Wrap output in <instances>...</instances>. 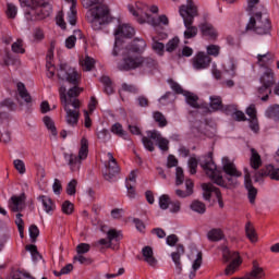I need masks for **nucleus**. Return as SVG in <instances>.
<instances>
[{"label": "nucleus", "instance_id": "4c0bfd02", "mask_svg": "<svg viewBox=\"0 0 279 279\" xmlns=\"http://www.w3.org/2000/svg\"><path fill=\"white\" fill-rule=\"evenodd\" d=\"M191 210L198 213V215H204L206 213V205L199 201H194L191 204Z\"/></svg>", "mask_w": 279, "mask_h": 279}, {"label": "nucleus", "instance_id": "e433bc0d", "mask_svg": "<svg viewBox=\"0 0 279 279\" xmlns=\"http://www.w3.org/2000/svg\"><path fill=\"white\" fill-rule=\"evenodd\" d=\"M210 108L213 110H223V102L220 96L210 97Z\"/></svg>", "mask_w": 279, "mask_h": 279}, {"label": "nucleus", "instance_id": "9d476101", "mask_svg": "<svg viewBox=\"0 0 279 279\" xmlns=\"http://www.w3.org/2000/svg\"><path fill=\"white\" fill-rule=\"evenodd\" d=\"M201 167L215 184H218V186H226V181H223L221 171L217 170V165L213 161V153H208L204 160L201 161Z\"/></svg>", "mask_w": 279, "mask_h": 279}, {"label": "nucleus", "instance_id": "20e7f679", "mask_svg": "<svg viewBox=\"0 0 279 279\" xmlns=\"http://www.w3.org/2000/svg\"><path fill=\"white\" fill-rule=\"evenodd\" d=\"M179 14L183 19V25L185 27L183 36L185 40L195 38L199 32L197 26L193 25V23H195V16H198L199 14L195 2L193 0H186V4L180 7Z\"/></svg>", "mask_w": 279, "mask_h": 279}, {"label": "nucleus", "instance_id": "6ab92c4d", "mask_svg": "<svg viewBox=\"0 0 279 279\" xmlns=\"http://www.w3.org/2000/svg\"><path fill=\"white\" fill-rule=\"evenodd\" d=\"M259 84L274 88L276 86V74L271 68H266L259 76Z\"/></svg>", "mask_w": 279, "mask_h": 279}, {"label": "nucleus", "instance_id": "9b49d317", "mask_svg": "<svg viewBox=\"0 0 279 279\" xmlns=\"http://www.w3.org/2000/svg\"><path fill=\"white\" fill-rule=\"evenodd\" d=\"M222 258L225 263H230L231 260V263L225 269L226 276H232V274H234L239 267H241V263H243L239 252L230 251L228 247L222 250Z\"/></svg>", "mask_w": 279, "mask_h": 279}, {"label": "nucleus", "instance_id": "aec40b11", "mask_svg": "<svg viewBox=\"0 0 279 279\" xmlns=\"http://www.w3.org/2000/svg\"><path fill=\"white\" fill-rule=\"evenodd\" d=\"M147 48V43L144 39L135 38L131 45H128L125 48L122 46V51H129V53H143Z\"/></svg>", "mask_w": 279, "mask_h": 279}, {"label": "nucleus", "instance_id": "c756f323", "mask_svg": "<svg viewBox=\"0 0 279 279\" xmlns=\"http://www.w3.org/2000/svg\"><path fill=\"white\" fill-rule=\"evenodd\" d=\"M185 186H186V191H183V190H175V195L178 197H191V195H193V181L191 179H187L185 181Z\"/></svg>", "mask_w": 279, "mask_h": 279}, {"label": "nucleus", "instance_id": "393cba45", "mask_svg": "<svg viewBox=\"0 0 279 279\" xmlns=\"http://www.w3.org/2000/svg\"><path fill=\"white\" fill-rule=\"evenodd\" d=\"M142 254L147 265H149L150 267H156V265H158V260L156 259V257H154V250L151 248V246L143 247Z\"/></svg>", "mask_w": 279, "mask_h": 279}, {"label": "nucleus", "instance_id": "8fccbe9b", "mask_svg": "<svg viewBox=\"0 0 279 279\" xmlns=\"http://www.w3.org/2000/svg\"><path fill=\"white\" fill-rule=\"evenodd\" d=\"M178 45H180V39L178 37L171 39L166 45V50L171 53L172 51H175L178 49Z\"/></svg>", "mask_w": 279, "mask_h": 279}, {"label": "nucleus", "instance_id": "5fc2aeb1", "mask_svg": "<svg viewBox=\"0 0 279 279\" xmlns=\"http://www.w3.org/2000/svg\"><path fill=\"white\" fill-rule=\"evenodd\" d=\"M77 255L88 254L90 252V244L88 243H81L76 246Z\"/></svg>", "mask_w": 279, "mask_h": 279}, {"label": "nucleus", "instance_id": "7ed1b4c3", "mask_svg": "<svg viewBox=\"0 0 279 279\" xmlns=\"http://www.w3.org/2000/svg\"><path fill=\"white\" fill-rule=\"evenodd\" d=\"M57 75L59 80H65V82H69V84H72L73 86L65 94L66 101H80L77 97H80V94L83 93L84 88L80 87L82 75L78 74L77 70L66 63H61L57 71Z\"/></svg>", "mask_w": 279, "mask_h": 279}, {"label": "nucleus", "instance_id": "473e14b6", "mask_svg": "<svg viewBox=\"0 0 279 279\" xmlns=\"http://www.w3.org/2000/svg\"><path fill=\"white\" fill-rule=\"evenodd\" d=\"M265 117L267 119H272V121L279 120V105H271L265 111Z\"/></svg>", "mask_w": 279, "mask_h": 279}, {"label": "nucleus", "instance_id": "0e129e2a", "mask_svg": "<svg viewBox=\"0 0 279 279\" xmlns=\"http://www.w3.org/2000/svg\"><path fill=\"white\" fill-rule=\"evenodd\" d=\"M14 168L16 169V171H19V173H21V175H23V173H25V162H23V160L21 159H15L13 161Z\"/></svg>", "mask_w": 279, "mask_h": 279}, {"label": "nucleus", "instance_id": "412c9836", "mask_svg": "<svg viewBox=\"0 0 279 279\" xmlns=\"http://www.w3.org/2000/svg\"><path fill=\"white\" fill-rule=\"evenodd\" d=\"M9 208L12 210V213H21V210L25 208V194L20 196L13 195L9 199Z\"/></svg>", "mask_w": 279, "mask_h": 279}, {"label": "nucleus", "instance_id": "4d7b16f0", "mask_svg": "<svg viewBox=\"0 0 279 279\" xmlns=\"http://www.w3.org/2000/svg\"><path fill=\"white\" fill-rule=\"evenodd\" d=\"M269 173L267 172V166L265 169H262L259 171H255L254 173V181L255 182H260L264 178H267Z\"/></svg>", "mask_w": 279, "mask_h": 279}, {"label": "nucleus", "instance_id": "864d4df0", "mask_svg": "<svg viewBox=\"0 0 279 279\" xmlns=\"http://www.w3.org/2000/svg\"><path fill=\"white\" fill-rule=\"evenodd\" d=\"M77 189V180L72 179L66 186L68 195H75Z\"/></svg>", "mask_w": 279, "mask_h": 279}, {"label": "nucleus", "instance_id": "f704fd0d", "mask_svg": "<svg viewBox=\"0 0 279 279\" xmlns=\"http://www.w3.org/2000/svg\"><path fill=\"white\" fill-rule=\"evenodd\" d=\"M207 239L209 241H221L223 239V232L220 229H211L207 233Z\"/></svg>", "mask_w": 279, "mask_h": 279}, {"label": "nucleus", "instance_id": "72a5a7b5", "mask_svg": "<svg viewBox=\"0 0 279 279\" xmlns=\"http://www.w3.org/2000/svg\"><path fill=\"white\" fill-rule=\"evenodd\" d=\"M40 202L43 203L44 209L46 213H53L56 210V205L53 204V201L49 196H39Z\"/></svg>", "mask_w": 279, "mask_h": 279}, {"label": "nucleus", "instance_id": "6e6552de", "mask_svg": "<svg viewBox=\"0 0 279 279\" xmlns=\"http://www.w3.org/2000/svg\"><path fill=\"white\" fill-rule=\"evenodd\" d=\"M63 158L71 173H80V169H82V161L88 158V140L86 137H82L78 155L64 153Z\"/></svg>", "mask_w": 279, "mask_h": 279}, {"label": "nucleus", "instance_id": "ddd939ff", "mask_svg": "<svg viewBox=\"0 0 279 279\" xmlns=\"http://www.w3.org/2000/svg\"><path fill=\"white\" fill-rule=\"evenodd\" d=\"M123 61L119 64L120 71H136L141 69V54H132L130 51L122 50Z\"/></svg>", "mask_w": 279, "mask_h": 279}, {"label": "nucleus", "instance_id": "f03ea898", "mask_svg": "<svg viewBox=\"0 0 279 279\" xmlns=\"http://www.w3.org/2000/svg\"><path fill=\"white\" fill-rule=\"evenodd\" d=\"M259 0H248L247 12L253 14L246 25L245 31L252 32L257 36H267L271 34V20L263 11L255 12L256 7L258 5Z\"/></svg>", "mask_w": 279, "mask_h": 279}, {"label": "nucleus", "instance_id": "49530a36", "mask_svg": "<svg viewBox=\"0 0 279 279\" xmlns=\"http://www.w3.org/2000/svg\"><path fill=\"white\" fill-rule=\"evenodd\" d=\"M83 71H93V66H95V59L90 57H86L82 62Z\"/></svg>", "mask_w": 279, "mask_h": 279}, {"label": "nucleus", "instance_id": "37998d69", "mask_svg": "<svg viewBox=\"0 0 279 279\" xmlns=\"http://www.w3.org/2000/svg\"><path fill=\"white\" fill-rule=\"evenodd\" d=\"M170 205H171V197H169V195L167 194H162L159 197V207L161 208V210H167Z\"/></svg>", "mask_w": 279, "mask_h": 279}, {"label": "nucleus", "instance_id": "69168bd1", "mask_svg": "<svg viewBox=\"0 0 279 279\" xmlns=\"http://www.w3.org/2000/svg\"><path fill=\"white\" fill-rule=\"evenodd\" d=\"M236 110H238V107H236V105H227V106H223L222 107V112H226L227 114H229V116H231V117H233L234 116V113L236 112Z\"/></svg>", "mask_w": 279, "mask_h": 279}, {"label": "nucleus", "instance_id": "2eb2a0df", "mask_svg": "<svg viewBox=\"0 0 279 279\" xmlns=\"http://www.w3.org/2000/svg\"><path fill=\"white\" fill-rule=\"evenodd\" d=\"M203 189V197L207 202H210V197L215 195V197L218 199V204L220 208H223V198L221 197V191H219L218 187L213 185V183H203L202 184Z\"/></svg>", "mask_w": 279, "mask_h": 279}, {"label": "nucleus", "instance_id": "603ef678", "mask_svg": "<svg viewBox=\"0 0 279 279\" xmlns=\"http://www.w3.org/2000/svg\"><path fill=\"white\" fill-rule=\"evenodd\" d=\"M19 10L16 9V5L13 3H8L7 4V15L9 19H16Z\"/></svg>", "mask_w": 279, "mask_h": 279}, {"label": "nucleus", "instance_id": "4468645a", "mask_svg": "<svg viewBox=\"0 0 279 279\" xmlns=\"http://www.w3.org/2000/svg\"><path fill=\"white\" fill-rule=\"evenodd\" d=\"M222 162H223L222 169L225 173L229 175L227 177L228 183L231 186H236V184H239V181L236 180V178H241L243 173H241V171L236 169V166L233 162H231L230 159L225 157L222 159Z\"/></svg>", "mask_w": 279, "mask_h": 279}, {"label": "nucleus", "instance_id": "2f4dec72", "mask_svg": "<svg viewBox=\"0 0 279 279\" xmlns=\"http://www.w3.org/2000/svg\"><path fill=\"white\" fill-rule=\"evenodd\" d=\"M183 95L187 106H191V108H199V97H197V95L191 92H184Z\"/></svg>", "mask_w": 279, "mask_h": 279}, {"label": "nucleus", "instance_id": "c03bdc74", "mask_svg": "<svg viewBox=\"0 0 279 279\" xmlns=\"http://www.w3.org/2000/svg\"><path fill=\"white\" fill-rule=\"evenodd\" d=\"M267 173H268V178H270V180H276L277 182H279V168L268 165Z\"/></svg>", "mask_w": 279, "mask_h": 279}, {"label": "nucleus", "instance_id": "3c124183", "mask_svg": "<svg viewBox=\"0 0 279 279\" xmlns=\"http://www.w3.org/2000/svg\"><path fill=\"white\" fill-rule=\"evenodd\" d=\"M19 58L14 57L12 53L7 52L4 57L5 66H10V64H20Z\"/></svg>", "mask_w": 279, "mask_h": 279}, {"label": "nucleus", "instance_id": "c85d7f7f", "mask_svg": "<svg viewBox=\"0 0 279 279\" xmlns=\"http://www.w3.org/2000/svg\"><path fill=\"white\" fill-rule=\"evenodd\" d=\"M17 93H19L21 99H23L24 104H26L27 106H29V104H32V96L29 95V92H27L25 84H23L21 82L17 83Z\"/></svg>", "mask_w": 279, "mask_h": 279}, {"label": "nucleus", "instance_id": "f3484780", "mask_svg": "<svg viewBox=\"0 0 279 279\" xmlns=\"http://www.w3.org/2000/svg\"><path fill=\"white\" fill-rule=\"evenodd\" d=\"M210 62H213V58L206 52H198L192 58V66L195 71H204V69H208Z\"/></svg>", "mask_w": 279, "mask_h": 279}, {"label": "nucleus", "instance_id": "0eeeda50", "mask_svg": "<svg viewBox=\"0 0 279 279\" xmlns=\"http://www.w3.org/2000/svg\"><path fill=\"white\" fill-rule=\"evenodd\" d=\"M59 95L64 107L66 125L77 128V123H80V100H66V87L64 86L59 88Z\"/></svg>", "mask_w": 279, "mask_h": 279}, {"label": "nucleus", "instance_id": "58836bf2", "mask_svg": "<svg viewBox=\"0 0 279 279\" xmlns=\"http://www.w3.org/2000/svg\"><path fill=\"white\" fill-rule=\"evenodd\" d=\"M101 84L105 86V93L107 95H112L114 93V88L112 87V81L108 76H102L100 78Z\"/></svg>", "mask_w": 279, "mask_h": 279}, {"label": "nucleus", "instance_id": "39448f33", "mask_svg": "<svg viewBox=\"0 0 279 279\" xmlns=\"http://www.w3.org/2000/svg\"><path fill=\"white\" fill-rule=\"evenodd\" d=\"M129 12L135 16L137 23H148L153 27H158L159 25H169V17L167 15H160L157 19L149 15V5L143 2H136L135 7L129 5Z\"/></svg>", "mask_w": 279, "mask_h": 279}, {"label": "nucleus", "instance_id": "13d9d810", "mask_svg": "<svg viewBox=\"0 0 279 279\" xmlns=\"http://www.w3.org/2000/svg\"><path fill=\"white\" fill-rule=\"evenodd\" d=\"M10 239V232L5 230H0V252L3 250V246L5 243H8V240Z\"/></svg>", "mask_w": 279, "mask_h": 279}, {"label": "nucleus", "instance_id": "79ce46f5", "mask_svg": "<svg viewBox=\"0 0 279 279\" xmlns=\"http://www.w3.org/2000/svg\"><path fill=\"white\" fill-rule=\"evenodd\" d=\"M153 117L160 128H167V118L165 117V114H162V112L156 111L154 112Z\"/></svg>", "mask_w": 279, "mask_h": 279}, {"label": "nucleus", "instance_id": "f8f14e48", "mask_svg": "<svg viewBox=\"0 0 279 279\" xmlns=\"http://www.w3.org/2000/svg\"><path fill=\"white\" fill-rule=\"evenodd\" d=\"M114 35L116 41L111 53L112 56L117 57L119 56L121 48H123V39L121 38H132V36H134V27L128 24H122L117 28Z\"/></svg>", "mask_w": 279, "mask_h": 279}, {"label": "nucleus", "instance_id": "423d86ee", "mask_svg": "<svg viewBox=\"0 0 279 279\" xmlns=\"http://www.w3.org/2000/svg\"><path fill=\"white\" fill-rule=\"evenodd\" d=\"M22 8H29L26 16L29 21H43L51 14L49 0H20Z\"/></svg>", "mask_w": 279, "mask_h": 279}, {"label": "nucleus", "instance_id": "bb28decb", "mask_svg": "<svg viewBox=\"0 0 279 279\" xmlns=\"http://www.w3.org/2000/svg\"><path fill=\"white\" fill-rule=\"evenodd\" d=\"M199 29L203 36H208V38H211V40H215L218 36L217 29H215V27L210 23L205 22L201 24Z\"/></svg>", "mask_w": 279, "mask_h": 279}, {"label": "nucleus", "instance_id": "7c9ffc66", "mask_svg": "<svg viewBox=\"0 0 279 279\" xmlns=\"http://www.w3.org/2000/svg\"><path fill=\"white\" fill-rule=\"evenodd\" d=\"M256 95L262 101H269V95H271V87L267 85H260L259 87H257Z\"/></svg>", "mask_w": 279, "mask_h": 279}, {"label": "nucleus", "instance_id": "1a4fd4ad", "mask_svg": "<svg viewBox=\"0 0 279 279\" xmlns=\"http://www.w3.org/2000/svg\"><path fill=\"white\" fill-rule=\"evenodd\" d=\"M146 134L147 136L142 137V143L147 151H155L154 141L161 151H169V140L162 137L158 130L147 131Z\"/></svg>", "mask_w": 279, "mask_h": 279}, {"label": "nucleus", "instance_id": "5701e85b", "mask_svg": "<svg viewBox=\"0 0 279 279\" xmlns=\"http://www.w3.org/2000/svg\"><path fill=\"white\" fill-rule=\"evenodd\" d=\"M140 69L143 71H154L155 69H158V60H156L154 57L142 56Z\"/></svg>", "mask_w": 279, "mask_h": 279}, {"label": "nucleus", "instance_id": "a19ab883", "mask_svg": "<svg viewBox=\"0 0 279 279\" xmlns=\"http://www.w3.org/2000/svg\"><path fill=\"white\" fill-rule=\"evenodd\" d=\"M245 232H246V236L247 239H250V241L252 243H256L257 238H256V230H254V227H252L251 222H247L245 226Z\"/></svg>", "mask_w": 279, "mask_h": 279}, {"label": "nucleus", "instance_id": "338daca9", "mask_svg": "<svg viewBox=\"0 0 279 279\" xmlns=\"http://www.w3.org/2000/svg\"><path fill=\"white\" fill-rule=\"evenodd\" d=\"M153 49L154 51H156V53H158L159 56H162V53H165V44L160 41H154Z\"/></svg>", "mask_w": 279, "mask_h": 279}, {"label": "nucleus", "instance_id": "680f3d73", "mask_svg": "<svg viewBox=\"0 0 279 279\" xmlns=\"http://www.w3.org/2000/svg\"><path fill=\"white\" fill-rule=\"evenodd\" d=\"M15 223L17 226V230H19L21 236H23V230H24V226H25V222L23 221V214H16Z\"/></svg>", "mask_w": 279, "mask_h": 279}, {"label": "nucleus", "instance_id": "f257e3e1", "mask_svg": "<svg viewBox=\"0 0 279 279\" xmlns=\"http://www.w3.org/2000/svg\"><path fill=\"white\" fill-rule=\"evenodd\" d=\"M82 3L83 8H89L86 13V21L96 32L112 22L110 9L104 4V0H82Z\"/></svg>", "mask_w": 279, "mask_h": 279}, {"label": "nucleus", "instance_id": "a878e982", "mask_svg": "<svg viewBox=\"0 0 279 279\" xmlns=\"http://www.w3.org/2000/svg\"><path fill=\"white\" fill-rule=\"evenodd\" d=\"M184 255V246L178 245L177 252L171 253V258L175 265L178 274L182 272V262H180L181 256Z\"/></svg>", "mask_w": 279, "mask_h": 279}, {"label": "nucleus", "instance_id": "ea45409f", "mask_svg": "<svg viewBox=\"0 0 279 279\" xmlns=\"http://www.w3.org/2000/svg\"><path fill=\"white\" fill-rule=\"evenodd\" d=\"M44 123L46 128L51 132L52 136H58V130L56 129V123L49 117H44Z\"/></svg>", "mask_w": 279, "mask_h": 279}, {"label": "nucleus", "instance_id": "bf43d9fd", "mask_svg": "<svg viewBox=\"0 0 279 279\" xmlns=\"http://www.w3.org/2000/svg\"><path fill=\"white\" fill-rule=\"evenodd\" d=\"M168 84L170 85L171 89L174 90V93H177V95H182V93H184L182 86H180V84H178L172 78L168 80Z\"/></svg>", "mask_w": 279, "mask_h": 279}, {"label": "nucleus", "instance_id": "cd10ccee", "mask_svg": "<svg viewBox=\"0 0 279 279\" xmlns=\"http://www.w3.org/2000/svg\"><path fill=\"white\" fill-rule=\"evenodd\" d=\"M250 166L254 169V171H258V169L263 167V159L255 148L251 149Z\"/></svg>", "mask_w": 279, "mask_h": 279}, {"label": "nucleus", "instance_id": "de8ad7c7", "mask_svg": "<svg viewBox=\"0 0 279 279\" xmlns=\"http://www.w3.org/2000/svg\"><path fill=\"white\" fill-rule=\"evenodd\" d=\"M11 49L13 53H25V48H23V39H17L12 44Z\"/></svg>", "mask_w": 279, "mask_h": 279}, {"label": "nucleus", "instance_id": "e2e57ef3", "mask_svg": "<svg viewBox=\"0 0 279 279\" xmlns=\"http://www.w3.org/2000/svg\"><path fill=\"white\" fill-rule=\"evenodd\" d=\"M73 203H71L70 201H65L62 204V213H64V215H72L73 214Z\"/></svg>", "mask_w": 279, "mask_h": 279}, {"label": "nucleus", "instance_id": "a211bd4d", "mask_svg": "<svg viewBox=\"0 0 279 279\" xmlns=\"http://www.w3.org/2000/svg\"><path fill=\"white\" fill-rule=\"evenodd\" d=\"M244 186L247 191L250 204H256V195H258V190L254 187V184L252 183V174L247 168L244 169Z\"/></svg>", "mask_w": 279, "mask_h": 279}, {"label": "nucleus", "instance_id": "4be33fe9", "mask_svg": "<svg viewBox=\"0 0 279 279\" xmlns=\"http://www.w3.org/2000/svg\"><path fill=\"white\" fill-rule=\"evenodd\" d=\"M246 279H263L265 278V269L260 267L258 260H253L252 263V270L245 275Z\"/></svg>", "mask_w": 279, "mask_h": 279}, {"label": "nucleus", "instance_id": "c9c22d12", "mask_svg": "<svg viewBox=\"0 0 279 279\" xmlns=\"http://www.w3.org/2000/svg\"><path fill=\"white\" fill-rule=\"evenodd\" d=\"M107 239L110 243H112V241H121V239H123V234L117 229H110L107 232Z\"/></svg>", "mask_w": 279, "mask_h": 279}, {"label": "nucleus", "instance_id": "09e8293b", "mask_svg": "<svg viewBox=\"0 0 279 279\" xmlns=\"http://www.w3.org/2000/svg\"><path fill=\"white\" fill-rule=\"evenodd\" d=\"M112 134H116L117 136H120L123 138L125 136V131L123 130V125L121 123H116L111 126Z\"/></svg>", "mask_w": 279, "mask_h": 279}, {"label": "nucleus", "instance_id": "b1692460", "mask_svg": "<svg viewBox=\"0 0 279 279\" xmlns=\"http://www.w3.org/2000/svg\"><path fill=\"white\" fill-rule=\"evenodd\" d=\"M274 60H276V56L271 52L257 54V64L260 68L269 69L270 64H274Z\"/></svg>", "mask_w": 279, "mask_h": 279}, {"label": "nucleus", "instance_id": "052dcab7", "mask_svg": "<svg viewBox=\"0 0 279 279\" xmlns=\"http://www.w3.org/2000/svg\"><path fill=\"white\" fill-rule=\"evenodd\" d=\"M183 183H184V170L178 167L175 172V184L177 186H180V184H183Z\"/></svg>", "mask_w": 279, "mask_h": 279}, {"label": "nucleus", "instance_id": "dca6fc26", "mask_svg": "<svg viewBox=\"0 0 279 279\" xmlns=\"http://www.w3.org/2000/svg\"><path fill=\"white\" fill-rule=\"evenodd\" d=\"M107 157H108V166H107V172L105 173V180H107L108 182H114V179L121 172V168H119V165L117 163V159H114V156L112 155V153H108Z\"/></svg>", "mask_w": 279, "mask_h": 279}, {"label": "nucleus", "instance_id": "6e6d98bb", "mask_svg": "<svg viewBox=\"0 0 279 279\" xmlns=\"http://www.w3.org/2000/svg\"><path fill=\"white\" fill-rule=\"evenodd\" d=\"M225 71L227 73H230L231 77H234L236 75V64H234V61H229L225 64Z\"/></svg>", "mask_w": 279, "mask_h": 279}, {"label": "nucleus", "instance_id": "a18cd8bd", "mask_svg": "<svg viewBox=\"0 0 279 279\" xmlns=\"http://www.w3.org/2000/svg\"><path fill=\"white\" fill-rule=\"evenodd\" d=\"M207 51V56H213L214 58L219 57V53H221V47H219L218 45H209L206 48Z\"/></svg>", "mask_w": 279, "mask_h": 279}, {"label": "nucleus", "instance_id": "774afa93", "mask_svg": "<svg viewBox=\"0 0 279 279\" xmlns=\"http://www.w3.org/2000/svg\"><path fill=\"white\" fill-rule=\"evenodd\" d=\"M74 260H77L81 265H90L93 263V259L84 255L74 256Z\"/></svg>", "mask_w": 279, "mask_h": 279}]
</instances>
